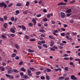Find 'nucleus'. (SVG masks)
Returning a JSON list of instances; mask_svg holds the SVG:
<instances>
[{"mask_svg":"<svg viewBox=\"0 0 80 80\" xmlns=\"http://www.w3.org/2000/svg\"><path fill=\"white\" fill-rule=\"evenodd\" d=\"M10 30L12 33H15V30L14 29H13V28H11Z\"/></svg>","mask_w":80,"mask_h":80,"instance_id":"obj_4","label":"nucleus"},{"mask_svg":"<svg viewBox=\"0 0 80 80\" xmlns=\"http://www.w3.org/2000/svg\"><path fill=\"white\" fill-rule=\"evenodd\" d=\"M41 16H42V14H38L37 15V17H38V18L41 17Z\"/></svg>","mask_w":80,"mask_h":80,"instance_id":"obj_43","label":"nucleus"},{"mask_svg":"<svg viewBox=\"0 0 80 80\" xmlns=\"http://www.w3.org/2000/svg\"><path fill=\"white\" fill-rule=\"evenodd\" d=\"M72 15V13H69L67 14V17H70V15Z\"/></svg>","mask_w":80,"mask_h":80,"instance_id":"obj_37","label":"nucleus"},{"mask_svg":"<svg viewBox=\"0 0 80 80\" xmlns=\"http://www.w3.org/2000/svg\"><path fill=\"white\" fill-rule=\"evenodd\" d=\"M13 5V3H11L8 5V7H11Z\"/></svg>","mask_w":80,"mask_h":80,"instance_id":"obj_35","label":"nucleus"},{"mask_svg":"<svg viewBox=\"0 0 80 80\" xmlns=\"http://www.w3.org/2000/svg\"><path fill=\"white\" fill-rule=\"evenodd\" d=\"M22 5V4L21 3H18L16 4V6L17 7H21Z\"/></svg>","mask_w":80,"mask_h":80,"instance_id":"obj_14","label":"nucleus"},{"mask_svg":"<svg viewBox=\"0 0 80 80\" xmlns=\"http://www.w3.org/2000/svg\"><path fill=\"white\" fill-rule=\"evenodd\" d=\"M48 19L47 18H44L43 19V22H47Z\"/></svg>","mask_w":80,"mask_h":80,"instance_id":"obj_39","label":"nucleus"},{"mask_svg":"<svg viewBox=\"0 0 80 80\" xmlns=\"http://www.w3.org/2000/svg\"><path fill=\"white\" fill-rule=\"evenodd\" d=\"M15 58L16 60H19V57H18V56H16Z\"/></svg>","mask_w":80,"mask_h":80,"instance_id":"obj_60","label":"nucleus"},{"mask_svg":"<svg viewBox=\"0 0 80 80\" xmlns=\"http://www.w3.org/2000/svg\"><path fill=\"white\" fill-rule=\"evenodd\" d=\"M68 69V67H66L65 68V70L66 71H67Z\"/></svg>","mask_w":80,"mask_h":80,"instance_id":"obj_62","label":"nucleus"},{"mask_svg":"<svg viewBox=\"0 0 80 80\" xmlns=\"http://www.w3.org/2000/svg\"><path fill=\"white\" fill-rule=\"evenodd\" d=\"M28 51L29 52H31V53H33V52H34V50H31L30 49H28Z\"/></svg>","mask_w":80,"mask_h":80,"instance_id":"obj_15","label":"nucleus"},{"mask_svg":"<svg viewBox=\"0 0 80 80\" xmlns=\"http://www.w3.org/2000/svg\"><path fill=\"white\" fill-rule=\"evenodd\" d=\"M38 45H42V42H41V41H39L38 42Z\"/></svg>","mask_w":80,"mask_h":80,"instance_id":"obj_51","label":"nucleus"},{"mask_svg":"<svg viewBox=\"0 0 80 80\" xmlns=\"http://www.w3.org/2000/svg\"><path fill=\"white\" fill-rule=\"evenodd\" d=\"M53 44H54V42L53 41H52L51 42V44L50 45V46L51 47H52V46H53Z\"/></svg>","mask_w":80,"mask_h":80,"instance_id":"obj_20","label":"nucleus"},{"mask_svg":"<svg viewBox=\"0 0 80 80\" xmlns=\"http://www.w3.org/2000/svg\"><path fill=\"white\" fill-rule=\"evenodd\" d=\"M46 70L47 71V72H51V69L48 68H46Z\"/></svg>","mask_w":80,"mask_h":80,"instance_id":"obj_25","label":"nucleus"},{"mask_svg":"<svg viewBox=\"0 0 80 80\" xmlns=\"http://www.w3.org/2000/svg\"><path fill=\"white\" fill-rule=\"evenodd\" d=\"M60 35L61 36H62V37H64L65 35V33L62 32L60 34Z\"/></svg>","mask_w":80,"mask_h":80,"instance_id":"obj_30","label":"nucleus"},{"mask_svg":"<svg viewBox=\"0 0 80 80\" xmlns=\"http://www.w3.org/2000/svg\"><path fill=\"white\" fill-rule=\"evenodd\" d=\"M25 38L26 39H29L30 38V37L28 35H26L25 36Z\"/></svg>","mask_w":80,"mask_h":80,"instance_id":"obj_36","label":"nucleus"},{"mask_svg":"<svg viewBox=\"0 0 80 80\" xmlns=\"http://www.w3.org/2000/svg\"><path fill=\"white\" fill-rule=\"evenodd\" d=\"M33 24L32 22H30L28 23V25L29 27H32L33 26Z\"/></svg>","mask_w":80,"mask_h":80,"instance_id":"obj_27","label":"nucleus"},{"mask_svg":"<svg viewBox=\"0 0 80 80\" xmlns=\"http://www.w3.org/2000/svg\"><path fill=\"white\" fill-rule=\"evenodd\" d=\"M41 73V72L40 71L36 72V74L37 75H40Z\"/></svg>","mask_w":80,"mask_h":80,"instance_id":"obj_24","label":"nucleus"},{"mask_svg":"<svg viewBox=\"0 0 80 80\" xmlns=\"http://www.w3.org/2000/svg\"><path fill=\"white\" fill-rule=\"evenodd\" d=\"M41 78L42 80H44V79H45V77H44V76H41Z\"/></svg>","mask_w":80,"mask_h":80,"instance_id":"obj_52","label":"nucleus"},{"mask_svg":"<svg viewBox=\"0 0 80 80\" xmlns=\"http://www.w3.org/2000/svg\"><path fill=\"white\" fill-rule=\"evenodd\" d=\"M71 78L72 79V80H76L77 79V77H75V76H73V75H72L71 76Z\"/></svg>","mask_w":80,"mask_h":80,"instance_id":"obj_3","label":"nucleus"},{"mask_svg":"<svg viewBox=\"0 0 80 80\" xmlns=\"http://www.w3.org/2000/svg\"><path fill=\"white\" fill-rule=\"evenodd\" d=\"M29 69L31 71H35V69L34 68H33V67H30L29 68Z\"/></svg>","mask_w":80,"mask_h":80,"instance_id":"obj_10","label":"nucleus"},{"mask_svg":"<svg viewBox=\"0 0 80 80\" xmlns=\"http://www.w3.org/2000/svg\"><path fill=\"white\" fill-rule=\"evenodd\" d=\"M71 33L72 34L73 36H75V35H77V32H71Z\"/></svg>","mask_w":80,"mask_h":80,"instance_id":"obj_12","label":"nucleus"},{"mask_svg":"<svg viewBox=\"0 0 80 80\" xmlns=\"http://www.w3.org/2000/svg\"><path fill=\"white\" fill-rule=\"evenodd\" d=\"M15 56H16V54L14 53L12 55V57H15Z\"/></svg>","mask_w":80,"mask_h":80,"instance_id":"obj_38","label":"nucleus"},{"mask_svg":"<svg viewBox=\"0 0 80 80\" xmlns=\"http://www.w3.org/2000/svg\"><path fill=\"white\" fill-rule=\"evenodd\" d=\"M30 41H31V42H34L35 41H36V40L33 38H31L30 39Z\"/></svg>","mask_w":80,"mask_h":80,"instance_id":"obj_21","label":"nucleus"},{"mask_svg":"<svg viewBox=\"0 0 80 80\" xmlns=\"http://www.w3.org/2000/svg\"><path fill=\"white\" fill-rule=\"evenodd\" d=\"M32 22L34 23L33 25L34 26H35L36 25V24L37 23V21L35 20V19H32Z\"/></svg>","mask_w":80,"mask_h":80,"instance_id":"obj_2","label":"nucleus"},{"mask_svg":"<svg viewBox=\"0 0 80 80\" xmlns=\"http://www.w3.org/2000/svg\"><path fill=\"white\" fill-rule=\"evenodd\" d=\"M39 32H45V31L44 29H40Z\"/></svg>","mask_w":80,"mask_h":80,"instance_id":"obj_28","label":"nucleus"},{"mask_svg":"<svg viewBox=\"0 0 80 80\" xmlns=\"http://www.w3.org/2000/svg\"><path fill=\"white\" fill-rule=\"evenodd\" d=\"M4 20H7V16H4Z\"/></svg>","mask_w":80,"mask_h":80,"instance_id":"obj_48","label":"nucleus"},{"mask_svg":"<svg viewBox=\"0 0 80 80\" xmlns=\"http://www.w3.org/2000/svg\"><path fill=\"white\" fill-rule=\"evenodd\" d=\"M3 26H4V28H7V23H5L4 24H3Z\"/></svg>","mask_w":80,"mask_h":80,"instance_id":"obj_16","label":"nucleus"},{"mask_svg":"<svg viewBox=\"0 0 80 80\" xmlns=\"http://www.w3.org/2000/svg\"><path fill=\"white\" fill-rule=\"evenodd\" d=\"M10 36H11L12 37H15V35L13 34H10Z\"/></svg>","mask_w":80,"mask_h":80,"instance_id":"obj_34","label":"nucleus"},{"mask_svg":"<svg viewBox=\"0 0 80 80\" xmlns=\"http://www.w3.org/2000/svg\"><path fill=\"white\" fill-rule=\"evenodd\" d=\"M6 68L7 69H12V68H11L10 66H7Z\"/></svg>","mask_w":80,"mask_h":80,"instance_id":"obj_41","label":"nucleus"},{"mask_svg":"<svg viewBox=\"0 0 80 80\" xmlns=\"http://www.w3.org/2000/svg\"><path fill=\"white\" fill-rule=\"evenodd\" d=\"M23 78L25 79H27L28 78V76L27 75H24L23 76Z\"/></svg>","mask_w":80,"mask_h":80,"instance_id":"obj_17","label":"nucleus"},{"mask_svg":"<svg viewBox=\"0 0 80 80\" xmlns=\"http://www.w3.org/2000/svg\"><path fill=\"white\" fill-rule=\"evenodd\" d=\"M46 80H50V77H49V76H48L47 75H46Z\"/></svg>","mask_w":80,"mask_h":80,"instance_id":"obj_29","label":"nucleus"},{"mask_svg":"<svg viewBox=\"0 0 80 80\" xmlns=\"http://www.w3.org/2000/svg\"><path fill=\"white\" fill-rule=\"evenodd\" d=\"M63 5V3L62 2H61L58 4V5L59 6L60 5Z\"/></svg>","mask_w":80,"mask_h":80,"instance_id":"obj_26","label":"nucleus"},{"mask_svg":"<svg viewBox=\"0 0 80 80\" xmlns=\"http://www.w3.org/2000/svg\"><path fill=\"white\" fill-rule=\"evenodd\" d=\"M11 20L12 21H14V17H12L11 18Z\"/></svg>","mask_w":80,"mask_h":80,"instance_id":"obj_53","label":"nucleus"},{"mask_svg":"<svg viewBox=\"0 0 80 80\" xmlns=\"http://www.w3.org/2000/svg\"><path fill=\"white\" fill-rule=\"evenodd\" d=\"M22 28L23 31H25V30H26V28L23 25H22Z\"/></svg>","mask_w":80,"mask_h":80,"instance_id":"obj_18","label":"nucleus"},{"mask_svg":"<svg viewBox=\"0 0 80 80\" xmlns=\"http://www.w3.org/2000/svg\"><path fill=\"white\" fill-rule=\"evenodd\" d=\"M19 11L18 10H17L16 11V13H19Z\"/></svg>","mask_w":80,"mask_h":80,"instance_id":"obj_64","label":"nucleus"},{"mask_svg":"<svg viewBox=\"0 0 80 80\" xmlns=\"http://www.w3.org/2000/svg\"><path fill=\"white\" fill-rule=\"evenodd\" d=\"M59 80H61V79H64L63 77H61L59 78Z\"/></svg>","mask_w":80,"mask_h":80,"instance_id":"obj_57","label":"nucleus"},{"mask_svg":"<svg viewBox=\"0 0 80 80\" xmlns=\"http://www.w3.org/2000/svg\"><path fill=\"white\" fill-rule=\"evenodd\" d=\"M1 71L2 72H4V71H5V68H1Z\"/></svg>","mask_w":80,"mask_h":80,"instance_id":"obj_56","label":"nucleus"},{"mask_svg":"<svg viewBox=\"0 0 80 80\" xmlns=\"http://www.w3.org/2000/svg\"><path fill=\"white\" fill-rule=\"evenodd\" d=\"M66 12L67 13H70L72 12V9H69L66 11Z\"/></svg>","mask_w":80,"mask_h":80,"instance_id":"obj_6","label":"nucleus"},{"mask_svg":"<svg viewBox=\"0 0 80 80\" xmlns=\"http://www.w3.org/2000/svg\"><path fill=\"white\" fill-rule=\"evenodd\" d=\"M50 50L52 51H55V49L53 48H51L50 49Z\"/></svg>","mask_w":80,"mask_h":80,"instance_id":"obj_45","label":"nucleus"},{"mask_svg":"<svg viewBox=\"0 0 80 80\" xmlns=\"http://www.w3.org/2000/svg\"><path fill=\"white\" fill-rule=\"evenodd\" d=\"M1 37L3 39H5V38H6V36L3 34L2 35Z\"/></svg>","mask_w":80,"mask_h":80,"instance_id":"obj_19","label":"nucleus"},{"mask_svg":"<svg viewBox=\"0 0 80 80\" xmlns=\"http://www.w3.org/2000/svg\"><path fill=\"white\" fill-rule=\"evenodd\" d=\"M69 79V77H67L66 78H65V80H68Z\"/></svg>","mask_w":80,"mask_h":80,"instance_id":"obj_63","label":"nucleus"},{"mask_svg":"<svg viewBox=\"0 0 80 80\" xmlns=\"http://www.w3.org/2000/svg\"><path fill=\"white\" fill-rule=\"evenodd\" d=\"M8 72L9 73H13V70L12 69L8 70Z\"/></svg>","mask_w":80,"mask_h":80,"instance_id":"obj_7","label":"nucleus"},{"mask_svg":"<svg viewBox=\"0 0 80 80\" xmlns=\"http://www.w3.org/2000/svg\"><path fill=\"white\" fill-rule=\"evenodd\" d=\"M49 38L51 39H53V40H54L55 39L53 38V37L51 35H49Z\"/></svg>","mask_w":80,"mask_h":80,"instance_id":"obj_23","label":"nucleus"},{"mask_svg":"<svg viewBox=\"0 0 80 80\" xmlns=\"http://www.w3.org/2000/svg\"><path fill=\"white\" fill-rule=\"evenodd\" d=\"M13 72L15 73H18V71L16 69H13Z\"/></svg>","mask_w":80,"mask_h":80,"instance_id":"obj_32","label":"nucleus"},{"mask_svg":"<svg viewBox=\"0 0 80 80\" xmlns=\"http://www.w3.org/2000/svg\"><path fill=\"white\" fill-rule=\"evenodd\" d=\"M43 47H45V48H48V46L46 44H43L42 45Z\"/></svg>","mask_w":80,"mask_h":80,"instance_id":"obj_22","label":"nucleus"},{"mask_svg":"<svg viewBox=\"0 0 80 80\" xmlns=\"http://www.w3.org/2000/svg\"><path fill=\"white\" fill-rule=\"evenodd\" d=\"M38 48L39 49H41L42 48V47L40 45H39L38 46Z\"/></svg>","mask_w":80,"mask_h":80,"instance_id":"obj_46","label":"nucleus"},{"mask_svg":"<svg viewBox=\"0 0 80 80\" xmlns=\"http://www.w3.org/2000/svg\"><path fill=\"white\" fill-rule=\"evenodd\" d=\"M23 63V62L22 61H21L19 63V65H22V64Z\"/></svg>","mask_w":80,"mask_h":80,"instance_id":"obj_58","label":"nucleus"},{"mask_svg":"<svg viewBox=\"0 0 80 80\" xmlns=\"http://www.w3.org/2000/svg\"><path fill=\"white\" fill-rule=\"evenodd\" d=\"M15 47L17 48V49H19L20 48V47L17 44H15Z\"/></svg>","mask_w":80,"mask_h":80,"instance_id":"obj_13","label":"nucleus"},{"mask_svg":"<svg viewBox=\"0 0 80 80\" xmlns=\"http://www.w3.org/2000/svg\"><path fill=\"white\" fill-rule=\"evenodd\" d=\"M3 6L4 8H7V5L5 4H4V3Z\"/></svg>","mask_w":80,"mask_h":80,"instance_id":"obj_55","label":"nucleus"},{"mask_svg":"<svg viewBox=\"0 0 80 80\" xmlns=\"http://www.w3.org/2000/svg\"><path fill=\"white\" fill-rule=\"evenodd\" d=\"M2 64L3 66H5V65H6V63L4 62H2Z\"/></svg>","mask_w":80,"mask_h":80,"instance_id":"obj_54","label":"nucleus"},{"mask_svg":"<svg viewBox=\"0 0 80 80\" xmlns=\"http://www.w3.org/2000/svg\"><path fill=\"white\" fill-rule=\"evenodd\" d=\"M6 77H8L9 78H10V76H11V75H8V74H6Z\"/></svg>","mask_w":80,"mask_h":80,"instance_id":"obj_47","label":"nucleus"},{"mask_svg":"<svg viewBox=\"0 0 80 80\" xmlns=\"http://www.w3.org/2000/svg\"><path fill=\"white\" fill-rule=\"evenodd\" d=\"M27 72L28 74L32 73V71L30 70V69H28L27 71Z\"/></svg>","mask_w":80,"mask_h":80,"instance_id":"obj_31","label":"nucleus"},{"mask_svg":"<svg viewBox=\"0 0 80 80\" xmlns=\"http://www.w3.org/2000/svg\"><path fill=\"white\" fill-rule=\"evenodd\" d=\"M69 22L70 23H73L74 22V21H73V20H72L70 21Z\"/></svg>","mask_w":80,"mask_h":80,"instance_id":"obj_44","label":"nucleus"},{"mask_svg":"<svg viewBox=\"0 0 80 80\" xmlns=\"http://www.w3.org/2000/svg\"><path fill=\"white\" fill-rule=\"evenodd\" d=\"M41 43L42 44L45 43V41H41Z\"/></svg>","mask_w":80,"mask_h":80,"instance_id":"obj_49","label":"nucleus"},{"mask_svg":"<svg viewBox=\"0 0 80 80\" xmlns=\"http://www.w3.org/2000/svg\"><path fill=\"white\" fill-rule=\"evenodd\" d=\"M40 70H44V68H43V67H42L40 68Z\"/></svg>","mask_w":80,"mask_h":80,"instance_id":"obj_59","label":"nucleus"},{"mask_svg":"<svg viewBox=\"0 0 80 80\" xmlns=\"http://www.w3.org/2000/svg\"><path fill=\"white\" fill-rule=\"evenodd\" d=\"M21 71H22V72H26V70L25 69L24 67H22L20 68Z\"/></svg>","mask_w":80,"mask_h":80,"instance_id":"obj_5","label":"nucleus"},{"mask_svg":"<svg viewBox=\"0 0 80 80\" xmlns=\"http://www.w3.org/2000/svg\"><path fill=\"white\" fill-rule=\"evenodd\" d=\"M61 18H63L65 17V14L64 12H62L60 13Z\"/></svg>","mask_w":80,"mask_h":80,"instance_id":"obj_1","label":"nucleus"},{"mask_svg":"<svg viewBox=\"0 0 80 80\" xmlns=\"http://www.w3.org/2000/svg\"><path fill=\"white\" fill-rule=\"evenodd\" d=\"M64 60H69V58H68V57H66L64 58Z\"/></svg>","mask_w":80,"mask_h":80,"instance_id":"obj_40","label":"nucleus"},{"mask_svg":"<svg viewBox=\"0 0 80 80\" xmlns=\"http://www.w3.org/2000/svg\"><path fill=\"white\" fill-rule=\"evenodd\" d=\"M20 74L21 77H23V72H20Z\"/></svg>","mask_w":80,"mask_h":80,"instance_id":"obj_42","label":"nucleus"},{"mask_svg":"<svg viewBox=\"0 0 80 80\" xmlns=\"http://www.w3.org/2000/svg\"><path fill=\"white\" fill-rule=\"evenodd\" d=\"M51 16H53V14H50L49 13L48 14H47V17H48V18H50L51 17Z\"/></svg>","mask_w":80,"mask_h":80,"instance_id":"obj_11","label":"nucleus"},{"mask_svg":"<svg viewBox=\"0 0 80 80\" xmlns=\"http://www.w3.org/2000/svg\"><path fill=\"white\" fill-rule=\"evenodd\" d=\"M0 20L1 22H3V19L2 18H0Z\"/></svg>","mask_w":80,"mask_h":80,"instance_id":"obj_61","label":"nucleus"},{"mask_svg":"<svg viewBox=\"0 0 80 80\" xmlns=\"http://www.w3.org/2000/svg\"><path fill=\"white\" fill-rule=\"evenodd\" d=\"M3 5H4V2H2V3H0V7L1 8H2Z\"/></svg>","mask_w":80,"mask_h":80,"instance_id":"obj_9","label":"nucleus"},{"mask_svg":"<svg viewBox=\"0 0 80 80\" xmlns=\"http://www.w3.org/2000/svg\"><path fill=\"white\" fill-rule=\"evenodd\" d=\"M29 4L30 3H29V2H28V1L27 2L26 4V6L27 7H28V6L29 5Z\"/></svg>","mask_w":80,"mask_h":80,"instance_id":"obj_33","label":"nucleus"},{"mask_svg":"<svg viewBox=\"0 0 80 80\" xmlns=\"http://www.w3.org/2000/svg\"><path fill=\"white\" fill-rule=\"evenodd\" d=\"M22 13L24 15H27V14H28V11H27V10H26L25 11H23Z\"/></svg>","mask_w":80,"mask_h":80,"instance_id":"obj_8","label":"nucleus"},{"mask_svg":"<svg viewBox=\"0 0 80 80\" xmlns=\"http://www.w3.org/2000/svg\"><path fill=\"white\" fill-rule=\"evenodd\" d=\"M75 0H73L70 2L71 3H75Z\"/></svg>","mask_w":80,"mask_h":80,"instance_id":"obj_50","label":"nucleus"}]
</instances>
